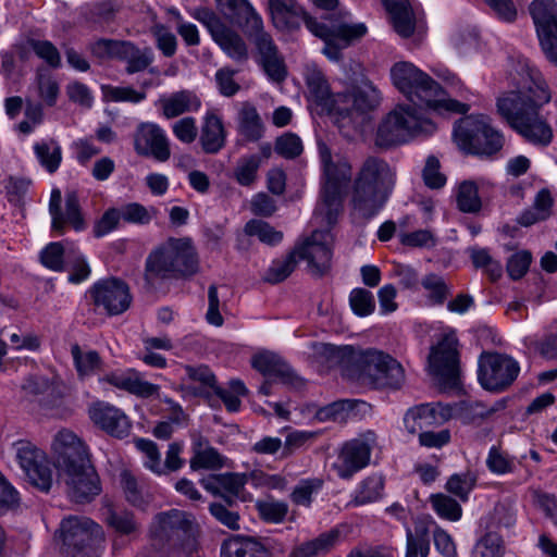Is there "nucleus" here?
<instances>
[{
    "label": "nucleus",
    "instance_id": "f257e3e1",
    "mask_svg": "<svg viewBox=\"0 0 557 557\" xmlns=\"http://www.w3.org/2000/svg\"><path fill=\"white\" fill-rule=\"evenodd\" d=\"M550 97L542 75L523 67L516 79V88L497 99V112L525 140L547 146L553 139V129L541 111Z\"/></svg>",
    "mask_w": 557,
    "mask_h": 557
},
{
    "label": "nucleus",
    "instance_id": "f03ea898",
    "mask_svg": "<svg viewBox=\"0 0 557 557\" xmlns=\"http://www.w3.org/2000/svg\"><path fill=\"white\" fill-rule=\"evenodd\" d=\"M312 351L319 362L338 367L344 377L363 386L399 388L405 382L403 366L381 350L314 343Z\"/></svg>",
    "mask_w": 557,
    "mask_h": 557
},
{
    "label": "nucleus",
    "instance_id": "7ed1b4c3",
    "mask_svg": "<svg viewBox=\"0 0 557 557\" xmlns=\"http://www.w3.org/2000/svg\"><path fill=\"white\" fill-rule=\"evenodd\" d=\"M53 449L69 497L77 504H85L98 496L101 492L100 479L85 443L73 432L62 430L54 437Z\"/></svg>",
    "mask_w": 557,
    "mask_h": 557
},
{
    "label": "nucleus",
    "instance_id": "20e7f679",
    "mask_svg": "<svg viewBox=\"0 0 557 557\" xmlns=\"http://www.w3.org/2000/svg\"><path fill=\"white\" fill-rule=\"evenodd\" d=\"M397 172L385 159L367 157L360 164L352 182L350 206L360 218L375 216L388 201Z\"/></svg>",
    "mask_w": 557,
    "mask_h": 557
},
{
    "label": "nucleus",
    "instance_id": "39448f33",
    "mask_svg": "<svg viewBox=\"0 0 557 557\" xmlns=\"http://www.w3.org/2000/svg\"><path fill=\"white\" fill-rule=\"evenodd\" d=\"M324 11L319 18L301 12L306 27L324 41L322 52L332 61L342 59V50L362 38L368 28L363 23H349V13L338 9V0H313Z\"/></svg>",
    "mask_w": 557,
    "mask_h": 557
},
{
    "label": "nucleus",
    "instance_id": "423d86ee",
    "mask_svg": "<svg viewBox=\"0 0 557 557\" xmlns=\"http://www.w3.org/2000/svg\"><path fill=\"white\" fill-rule=\"evenodd\" d=\"M396 88L412 103L425 104L438 113L463 114L469 106L447 97L445 90L431 76L409 62H398L391 70Z\"/></svg>",
    "mask_w": 557,
    "mask_h": 557
},
{
    "label": "nucleus",
    "instance_id": "0eeeda50",
    "mask_svg": "<svg viewBox=\"0 0 557 557\" xmlns=\"http://www.w3.org/2000/svg\"><path fill=\"white\" fill-rule=\"evenodd\" d=\"M318 148L323 186L313 219L317 224L333 226L343 210L344 195L351 181L352 169L346 157L332 153L324 143H319Z\"/></svg>",
    "mask_w": 557,
    "mask_h": 557
},
{
    "label": "nucleus",
    "instance_id": "6e6552de",
    "mask_svg": "<svg viewBox=\"0 0 557 557\" xmlns=\"http://www.w3.org/2000/svg\"><path fill=\"white\" fill-rule=\"evenodd\" d=\"M426 110L425 104L419 102L396 106L377 126L376 146L389 148L434 133L436 125L426 116Z\"/></svg>",
    "mask_w": 557,
    "mask_h": 557
},
{
    "label": "nucleus",
    "instance_id": "1a4fd4ad",
    "mask_svg": "<svg viewBox=\"0 0 557 557\" xmlns=\"http://www.w3.org/2000/svg\"><path fill=\"white\" fill-rule=\"evenodd\" d=\"M199 268L195 247L188 238H169L152 250L146 260L145 280L151 285L154 278L185 277Z\"/></svg>",
    "mask_w": 557,
    "mask_h": 557
},
{
    "label": "nucleus",
    "instance_id": "9d476101",
    "mask_svg": "<svg viewBox=\"0 0 557 557\" xmlns=\"http://www.w3.org/2000/svg\"><path fill=\"white\" fill-rule=\"evenodd\" d=\"M454 139L460 149L485 157L499 152L505 141L503 134L483 115L461 119L454 128Z\"/></svg>",
    "mask_w": 557,
    "mask_h": 557
},
{
    "label": "nucleus",
    "instance_id": "9b49d317",
    "mask_svg": "<svg viewBox=\"0 0 557 557\" xmlns=\"http://www.w3.org/2000/svg\"><path fill=\"white\" fill-rule=\"evenodd\" d=\"M63 557H99L97 546L103 541L101 527L87 517L70 516L61 527Z\"/></svg>",
    "mask_w": 557,
    "mask_h": 557
},
{
    "label": "nucleus",
    "instance_id": "f8f14e48",
    "mask_svg": "<svg viewBox=\"0 0 557 557\" xmlns=\"http://www.w3.org/2000/svg\"><path fill=\"white\" fill-rule=\"evenodd\" d=\"M157 535L166 537L176 557H189L197 550L196 519L191 513L172 509L156 517Z\"/></svg>",
    "mask_w": 557,
    "mask_h": 557
},
{
    "label": "nucleus",
    "instance_id": "ddd939ff",
    "mask_svg": "<svg viewBox=\"0 0 557 557\" xmlns=\"http://www.w3.org/2000/svg\"><path fill=\"white\" fill-rule=\"evenodd\" d=\"M315 225L321 226V224ZM325 230H315L311 236L305 238L294 248L297 260H306L308 270L312 275L322 276L331 269L333 235L330 227L324 224Z\"/></svg>",
    "mask_w": 557,
    "mask_h": 557
},
{
    "label": "nucleus",
    "instance_id": "4468645a",
    "mask_svg": "<svg viewBox=\"0 0 557 557\" xmlns=\"http://www.w3.org/2000/svg\"><path fill=\"white\" fill-rule=\"evenodd\" d=\"M520 371L518 362L507 355L483 352L479 360V382L493 392H499L510 386Z\"/></svg>",
    "mask_w": 557,
    "mask_h": 557
},
{
    "label": "nucleus",
    "instance_id": "2eb2a0df",
    "mask_svg": "<svg viewBox=\"0 0 557 557\" xmlns=\"http://www.w3.org/2000/svg\"><path fill=\"white\" fill-rule=\"evenodd\" d=\"M429 370L445 387H455L458 384L460 367L458 339L454 334H446L431 348Z\"/></svg>",
    "mask_w": 557,
    "mask_h": 557
},
{
    "label": "nucleus",
    "instance_id": "dca6fc26",
    "mask_svg": "<svg viewBox=\"0 0 557 557\" xmlns=\"http://www.w3.org/2000/svg\"><path fill=\"white\" fill-rule=\"evenodd\" d=\"M15 449L16 458L28 482L41 492H49L53 473L45 453L27 441L15 443Z\"/></svg>",
    "mask_w": 557,
    "mask_h": 557
},
{
    "label": "nucleus",
    "instance_id": "f3484780",
    "mask_svg": "<svg viewBox=\"0 0 557 557\" xmlns=\"http://www.w3.org/2000/svg\"><path fill=\"white\" fill-rule=\"evenodd\" d=\"M376 446V434L367 431L359 437L344 444L334 468L342 479H350L370 461L372 449Z\"/></svg>",
    "mask_w": 557,
    "mask_h": 557
},
{
    "label": "nucleus",
    "instance_id": "a211bd4d",
    "mask_svg": "<svg viewBox=\"0 0 557 557\" xmlns=\"http://www.w3.org/2000/svg\"><path fill=\"white\" fill-rule=\"evenodd\" d=\"M89 294L95 306L102 307L109 315L123 313L132 302L127 284L115 277L98 281L89 289Z\"/></svg>",
    "mask_w": 557,
    "mask_h": 557
},
{
    "label": "nucleus",
    "instance_id": "6ab92c4d",
    "mask_svg": "<svg viewBox=\"0 0 557 557\" xmlns=\"http://www.w3.org/2000/svg\"><path fill=\"white\" fill-rule=\"evenodd\" d=\"M134 149L143 157H153L165 162L171 157L170 143L165 132L156 123H139L134 133Z\"/></svg>",
    "mask_w": 557,
    "mask_h": 557
},
{
    "label": "nucleus",
    "instance_id": "aec40b11",
    "mask_svg": "<svg viewBox=\"0 0 557 557\" xmlns=\"http://www.w3.org/2000/svg\"><path fill=\"white\" fill-rule=\"evenodd\" d=\"M454 417V408L442 403L421 404L410 408L404 422L408 432L414 434L425 428L441 425Z\"/></svg>",
    "mask_w": 557,
    "mask_h": 557
},
{
    "label": "nucleus",
    "instance_id": "412c9836",
    "mask_svg": "<svg viewBox=\"0 0 557 557\" xmlns=\"http://www.w3.org/2000/svg\"><path fill=\"white\" fill-rule=\"evenodd\" d=\"M90 419L108 434L124 438L129 435L132 424L126 414L119 408L106 403H98L89 410Z\"/></svg>",
    "mask_w": 557,
    "mask_h": 557
},
{
    "label": "nucleus",
    "instance_id": "4be33fe9",
    "mask_svg": "<svg viewBox=\"0 0 557 557\" xmlns=\"http://www.w3.org/2000/svg\"><path fill=\"white\" fill-rule=\"evenodd\" d=\"M339 107L346 108L339 114L351 112L367 113L374 110L380 103V92L371 83H362L349 91L338 94Z\"/></svg>",
    "mask_w": 557,
    "mask_h": 557
},
{
    "label": "nucleus",
    "instance_id": "5701e85b",
    "mask_svg": "<svg viewBox=\"0 0 557 557\" xmlns=\"http://www.w3.org/2000/svg\"><path fill=\"white\" fill-rule=\"evenodd\" d=\"M227 132L222 117L214 110L207 111L202 117L199 145L207 154L219 153L226 145Z\"/></svg>",
    "mask_w": 557,
    "mask_h": 557
},
{
    "label": "nucleus",
    "instance_id": "b1692460",
    "mask_svg": "<svg viewBox=\"0 0 557 557\" xmlns=\"http://www.w3.org/2000/svg\"><path fill=\"white\" fill-rule=\"evenodd\" d=\"M306 83L310 100L320 106L322 110L342 112L346 109L339 107L338 94L335 95L331 91L330 85L320 70L307 69Z\"/></svg>",
    "mask_w": 557,
    "mask_h": 557
},
{
    "label": "nucleus",
    "instance_id": "393cba45",
    "mask_svg": "<svg viewBox=\"0 0 557 557\" xmlns=\"http://www.w3.org/2000/svg\"><path fill=\"white\" fill-rule=\"evenodd\" d=\"M220 12L246 30H260L262 18L248 0H215Z\"/></svg>",
    "mask_w": 557,
    "mask_h": 557
},
{
    "label": "nucleus",
    "instance_id": "a878e982",
    "mask_svg": "<svg viewBox=\"0 0 557 557\" xmlns=\"http://www.w3.org/2000/svg\"><path fill=\"white\" fill-rule=\"evenodd\" d=\"M103 381L140 398H158L160 396V386L144 380L135 370L108 374Z\"/></svg>",
    "mask_w": 557,
    "mask_h": 557
},
{
    "label": "nucleus",
    "instance_id": "bb28decb",
    "mask_svg": "<svg viewBox=\"0 0 557 557\" xmlns=\"http://www.w3.org/2000/svg\"><path fill=\"white\" fill-rule=\"evenodd\" d=\"M158 103L165 119H174L188 112H195L201 106L198 96L190 90H180L170 96L161 97Z\"/></svg>",
    "mask_w": 557,
    "mask_h": 557
},
{
    "label": "nucleus",
    "instance_id": "cd10ccee",
    "mask_svg": "<svg viewBox=\"0 0 557 557\" xmlns=\"http://www.w3.org/2000/svg\"><path fill=\"white\" fill-rule=\"evenodd\" d=\"M530 13L539 38L557 29V2L555 0H534L530 5Z\"/></svg>",
    "mask_w": 557,
    "mask_h": 557
},
{
    "label": "nucleus",
    "instance_id": "c85d7f7f",
    "mask_svg": "<svg viewBox=\"0 0 557 557\" xmlns=\"http://www.w3.org/2000/svg\"><path fill=\"white\" fill-rule=\"evenodd\" d=\"M117 59L126 63L125 71L132 75L147 70L154 57L151 48L140 49L132 41L124 40Z\"/></svg>",
    "mask_w": 557,
    "mask_h": 557
},
{
    "label": "nucleus",
    "instance_id": "c756f323",
    "mask_svg": "<svg viewBox=\"0 0 557 557\" xmlns=\"http://www.w3.org/2000/svg\"><path fill=\"white\" fill-rule=\"evenodd\" d=\"M252 367L269 377L280 379L287 383L292 381V370L281 357L273 352H262L252 358Z\"/></svg>",
    "mask_w": 557,
    "mask_h": 557
},
{
    "label": "nucleus",
    "instance_id": "7c9ffc66",
    "mask_svg": "<svg viewBox=\"0 0 557 557\" xmlns=\"http://www.w3.org/2000/svg\"><path fill=\"white\" fill-rule=\"evenodd\" d=\"M222 557H268L263 545L249 537L233 536L223 542Z\"/></svg>",
    "mask_w": 557,
    "mask_h": 557
},
{
    "label": "nucleus",
    "instance_id": "2f4dec72",
    "mask_svg": "<svg viewBox=\"0 0 557 557\" xmlns=\"http://www.w3.org/2000/svg\"><path fill=\"white\" fill-rule=\"evenodd\" d=\"M264 126L253 104L242 103L238 112V133L249 141H258L263 136Z\"/></svg>",
    "mask_w": 557,
    "mask_h": 557
},
{
    "label": "nucleus",
    "instance_id": "473e14b6",
    "mask_svg": "<svg viewBox=\"0 0 557 557\" xmlns=\"http://www.w3.org/2000/svg\"><path fill=\"white\" fill-rule=\"evenodd\" d=\"M389 12L395 30L403 37H409L414 30L412 11L407 0H382Z\"/></svg>",
    "mask_w": 557,
    "mask_h": 557
},
{
    "label": "nucleus",
    "instance_id": "72a5a7b5",
    "mask_svg": "<svg viewBox=\"0 0 557 557\" xmlns=\"http://www.w3.org/2000/svg\"><path fill=\"white\" fill-rule=\"evenodd\" d=\"M122 9V0H98L87 4L84 16L90 23L109 25L115 21Z\"/></svg>",
    "mask_w": 557,
    "mask_h": 557
},
{
    "label": "nucleus",
    "instance_id": "f704fd0d",
    "mask_svg": "<svg viewBox=\"0 0 557 557\" xmlns=\"http://www.w3.org/2000/svg\"><path fill=\"white\" fill-rule=\"evenodd\" d=\"M336 539V532L322 533L315 539L296 544L288 557H319L326 554L334 546Z\"/></svg>",
    "mask_w": 557,
    "mask_h": 557
},
{
    "label": "nucleus",
    "instance_id": "c9c22d12",
    "mask_svg": "<svg viewBox=\"0 0 557 557\" xmlns=\"http://www.w3.org/2000/svg\"><path fill=\"white\" fill-rule=\"evenodd\" d=\"M212 38L233 60L244 62L248 59V50L245 41L231 28L224 26Z\"/></svg>",
    "mask_w": 557,
    "mask_h": 557
},
{
    "label": "nucleus",
    "instance_id": "e433bc0d",
    "mask_svg": "<svg viewBox=\"0 0 557 557\" xmlns=\"http://www.w3.org/2000/svg\"><path fill=\"white\" fill-rule=\"evenodd\" d=\"M224 465V458L218 453V450L205 442L202 437H199L194 443V456L190 459V468L193 470L199 469H219Z\"/></svg>",
    "mask_w": 557,
    "mask_h": 557
},
{
    "label": "nucleus",
    "instance_id": "4c0bfd02",
    "mask_svg": "<svg viewBox=\"0 0 557 557\" xmlns=\"http://www.w3.org/2000/svg\"><path fill=\"white\" fill-rule=\"evenodd\" d=\"M71 355L81 379L88 377L102 368L101 357L96 350H83L78 344H73Z\"/></svg>",
    "mask_w": 557,
    "mask_h": 557
},
{
    "label": "nucleus",
    "instance_id": "58836bf2",
    "mask_svg": "<svg viewBox=\"0 0 557 557\" xmlns=\"http://www.w3.org/2000/svg\"><path fill=\"white\" fill-rule=\"evenodd\" d=\"M457 208L463 213H478L482 208L478 185L473 181H463L456 188Z\"/></svg>",
    "mask_w": 557,
    "mask_h": 557
},
{
    "label": "nucleus",
    "instance_id": "ea45409f",
    "mask_svg": "<svg viewBox=\"0 0 557 557\" xmlns=\"http://www.w3.org/2000/svg\"><path fill=\"white\" fill-rule=\"evenodd\" d=\"M35 154L42 168L54 173L62 161V150L54 139L41 140L34 145Z\"/></svg>",
    "mask_w": 557,
    "mask_h": 557
},
{
    "label": "nucleus",
    "instance_id": "a19ab883",
    "mask_svg": "<svg viewBox=\"0 0 557 557\" xmlns=\"http://www.w3.org/2000/svg\"><path fill=\"white\" fill-rule=\"evenodd\" d=\"M384 490V479L380 474H373L366 478L356 490L351 504L362 506L376 502L382 497Z\"/></svg>",
    "mask_w": 557,
    "mask_h": 557
},
{
    "label": "nucleus",
    "instance_id": "79ce46f5",
    "mask_svg": "<svg viewBox=\"0 0 557 557\" xmlns=\"http://www.w3.org/2000/svg\"><path fill=\"white\" fill-rule=\"evenodd\" d=\"M429 500L433 510L442 519L458 521L462 516V508L460 504L446 494H432Z\"/></svg>",
    "mask_w": 557,
    "mask_h": 557
},
{
    "label": "nucleus",
    "instance_id": "37998d69",
    "mask_svg": "<svg viewBox=\"0 0 557 557\" xmlns=\"http://www.w3.org/2000/svg\"><path fill=\"white\" fill-rule=\"evenodd\" d=\"M106 522L121 535H131L138 530V522L134 515L123 509L109 508L106 515Z\"/></svg>",
    "mask_w": 557,
    "mask_h": 557
},
{
    "label": "nucleus",
    "instance_id": "c03bdc74",
    "mask_svg": "<svg viewBox=\"0 0 557 557\" xmlns=\"http://www.w3.org/2000/svg\"><path fill=\"white\" fill-rule=\"evenodd\" d=\"M260 165L261 157L258 154L242 157L234 169V178L242 186H251L257 180Z\"/></svg>",
    "mask_w": 557,
    "mask_h": 557
},
{
    "label": "nucleus",
    "instance_id": "a18cd8bd",
    "mask_svg": "<svg viewBox=\"0 0 557 557\" xmlns=\"http://www.w3.org/2000/svg\"><path fill=\"white\" fill-rule=\"evenodd\" d=\"M430 552V537L428 528L416 525L414 531L407 530L406 557H428Z\"/></svg>",
    "mask_w": 557,
    "mask_h": 557
},
{
    "label": "nucleus",
    "instance_id": "49530a36",
    "mask_svg": "<svg viewBox=\"0 0 557 557\" xmlns=\"http://www.w3.org/2000/svg\"><path fill=\"white\" fill-rule=\"evenodd\" d=\"M213 389L230 412L239 410L242 404L240 397L248 393V389L240 380L230 381L227 388L215 386Z\"/></svg>",
    "mask_w": 557,
    "mask_h": 557
},
{
    "label": "nucleus",
    "instance_id": "de8ad7c7",
    "mask_svg": "<svg viewBox=\"0 0 557 557\" xmlns=\"http://www.w3.org/2000/svg\"><path fill=\"white\" fill-rule=\"evenodd\" d=\"M470 258L476 269H482L492 281L498 280L503 274V267L485 248L469 249Z\"/></svg>",
    "mask_w": 557,
    "mask_h": 557
},
{
    "label": "nucleus",
    "instance_id": "09e8293b",
    "mask_svg": "<svg viewBox=\"0 0 557 557\" xmlns=\"http://www.w3.org/2000/svg\"><path fill=\"white\" fill-rule=\"evenodd\" d=\"M297 262L294 250L284 258L274 260L264 275V281L271 284L284 281L295 270Z\"/></svg>",
    "mask_w": 557,
    "mask_h": 557
},
{
    "label": "nucleus",
    "instance_id": "8fccbe9b",
    "mask_svg": "<svg viewBox=\"0 0 557 557\" xmlns=\"http://www.w3.org/2000/svg\"><path fill=\"white\" fill-rule=\"evenodd\" d=\"M323 486V480L319 478L300 480L294 487L290 499L297 506L309 507L312 503V495L317 494Z\"/></svg>",
    "mask_w": 557,
    "mask_h": 557
},
{
    "label": "nucleus",
    "instance_id": "3c124183",
    "mask_svg": "<svg viewBox=\"0 0 557 557\" xmlns=\"http://www.w3.org/2000/svg\"><path fill=\"white\" fill-rule=\"evenodd\" d=\"M244 231L248 236H256L267 245H276L283 238L282 232L274 230L268 222L262 220L248 221Z\"/></svg>",
    "mask_w": 557,
    "mask_h": 557
},
{
    "label": "nucleus",
    "instance_id": "603ef678",
    "mask_svg": "<svg viewBox=\"0 0 557 557\" xmlns=\"http://www.w3.org/2000/svg\"><path fill=\"white\" fill-rule=\"evenodd\" d=\"M487 469L497 475L513 473L516 470L515 459L496 446H492L486 458Z\"/></svg>",
    "mask_w": 557,
    "mask_h": 557
},
{
    "label": "nucleus",
    "instance_id": "864d4df0",
    "mask_svg": "<svg viewBox=\"0 0 557 557\" xmlns=\"http://www.w3.org/2000/svg\"><path fill=\"white\" fill-rule=\"evenodd\" d=\"M268 2L273 22L277 27H286L290 16L302 12L295 0H268Z\"/></svg>",
    "mask_w": 557,
    "mask_h": 557
},
{
    "label": "nucleus",
    "instance_id": "5fc2aeb1",
    "mask_svg": "<svg viewBox=\"0 0 557 557\" xmlns=\"http://www.w3.org/2000/svg\"><path fill=\"white\" fill-rule=\"evenodd\" d=\"M476 483V476L472 472H463L458 474H453L447 483L446 490L459 497L461 500L466 502L470 492L473 490Z\"/></svg>",
    "mask_w": 557,
    "mask_h": 557
},
{
    "label": "nucleus",
    "instance_id": "6e6d98bb",
    "mask_svg": "<svg viewBox=\"0 0 557 557\" xmlns=\"http://www.w3.org/2000/svg\"><path fill=\"white\" fill-rule=\"evenodd\" d=\"M256 508L262 520L271 523H281L284 521L287 512L288 505L278 500H258Z\"/></svg>",
    "mask_w": 557,
    "mask_h": 557
},
{
    "label": "nucleus",
    "instance_id": "4d7b16f0",
    "mask_svg": "<svg viewBox=\"0 0 557 557\" xmlns=\"http://www.w3.org/2000/svg\"><path fill=\"white\" fill-rule=\"evenodd\" d=\"M502 537L494 532L486 533L474 546L473 557H503Z\"/></svg>",
    "mask_w": 557,
    "mask_h": 557
},
{
    "label": "nucleus",
    "instance_id": "13d9d810",
    "mask_svg": "<svg viewBox=\"0 0 557 557\" xmlns=\"http://www.w3.org/2000/svg\"><path fill=\"white\" fill-rule=\"evenodd\" d=\"M150 33L156 40L157 48L164 57L171 58L176 53L177 40L168 27L157 23L150 27Z\"/></svg>",
    "mask_w": 557,
    "mask_h": 557
},
{
    "label": "nucleus",
    "instance_id": "bf43d9fd",
    "mask_svg": "<svg viewBox=\"0 0 557 557\" xmlns=\"http://www.w3.org/2000/svg\"><path fill=\"white\" fill-rule=\"evenodd\" d=\"M120 212L125 222L134 224H148L158 213L156 208H147L138 202H132L122 207Z\"/></svg>",
    "mask_w": 557,
    "mask_h": 557
},
{
    "label": "nucleus",
    "instance_id": "052dcab7",
    "mask_svg": "<svg viewBox=\"0 0 557 557\" xmlns=\"http://www.w3.org/2000/svg\"><path fill=\"white\" fill-rule=\"evenodd\" d=\"M454 408V416H458L463 423H476L480 420L491 416L495 409L485 408L481 403H462Z\"/></svg>",
    "mask_w": 557,
    "mask_h": 557
},
{
    "label": "nucleus",
    "instance_id": "680f3d73",
    "mask_svg": "<svg viewBox=\"0 0 557 557\" xmlns=\"http://www.w3.org/2000/svg\"><path fill=\"white\" fill-rule=\"evenodd\" d=\"M302 150V141L296 134L285 133L275 140L274 151L285 159H295Z\"/></svg>",
    "mask_w": 557,
    "mask_h": 557
},
{
    "label": "nucleus",
    "instance_id": "e2e57ef3",
    "mask_svg": "<svg viewBox=\"0 0 557 557\" xmlns=\"http://www.w3.org/2000/svg\"><path fill=\"white\" fill-rule=\"evenodd\" d=\"M135 445L137 449L140 450L146 457V468H148L149 470L157 474L164 473V469L161 463V455L154 442L145 438H137L135 441Z\"/></svg>",
    "mask_w": 557,
    "mask_h": 557
},
{
    "label": "nucleus",
    "instance_id": "0e129e2a",
    "mask_svg": "<svg viewBox=\"0 0 557 557\" xmlns=\"http://www.w3.org/2000/svg\"><path fill=\"white\" fill-rule=\"evenodd\" d=\"M65 248L61 243H50L40 252V262L47 269L61 272L64 270Z\"/></svg>",
    "mask_w": 557,
    "mask_h": 557
},
{
    "label": "nucleus",
    "instance_id": "69168bd1",
    "mask_svg": "<svg viewBox=\"0 0 557 557\" xmlns=\"http://www.w3.org/2000/svg\"><path fill=\"white\" fill-rule=\"evenodd\" d=\"M352 311L360 317L371 314L375 309L374 297L371 292L364 288H355L349 296Z\"/></svg>",
    "mask_w": 557,
    "mask_h": 557
},
{
    "label": "nucleus",
    "instance_id": "338daca9",
    "mask_svg": "<svg viewBox=\"0 0 557 557\" xmlns=\"http://www.w3.org/2000/svg\"><path fill=\"white\" fill-rule=\"evenodd\" d=\"M451 41L457 52L462 55L476 52L480 48V38L474 29L458 30Z\"/></svg>",
    "mask_w": 557,
    "mask_h": 557
},
{
    "label": "nucleus",
    "instance_id": "774afa93",
    "mask_svg": "<svg viewBox=\"0 0 557 557\" xmlns=\"http://www.w3.org/2000/svg\"><path fill=\"white\" fill-rule=\"evenodd\" d=\"M351 409L352 403L350 400L334 401L320 408L315 413V418L321 422L344 421Z\"/></svg>",
    "mask_w": 557,
    "mask_h": 557
}]
</instances>
